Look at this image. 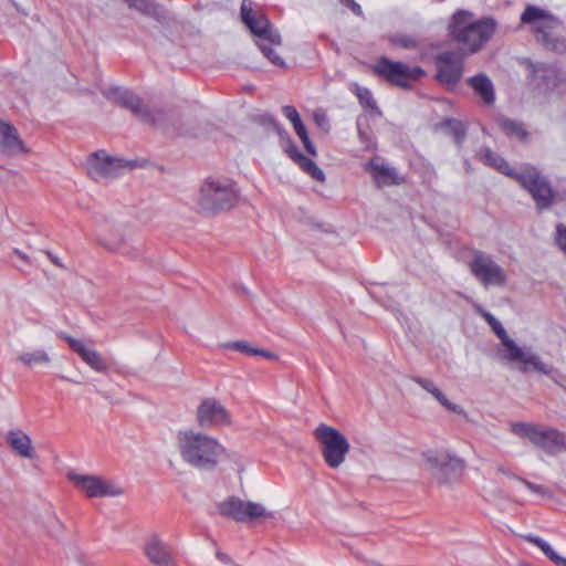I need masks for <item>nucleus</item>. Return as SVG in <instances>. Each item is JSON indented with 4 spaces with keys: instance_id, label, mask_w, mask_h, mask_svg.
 <instances>
[{
    "instance_id": "nucleus-5",
    "label": "nucleus",
    "mask_w": 566,
    "mask_h": 566,
    "mask_svg": "<svg viewBox=\"0 0 566 566\" xmlns=\"http://www.w3.org/2000/svg\"><path fill=\"white\" fill-rule=\"evenodd\" d=\"M479 313L490 325L495 335L500 338L504 347V358L511 363H520L522 366L520 370L527 371V366L541 374L548 375L552 373V367L547 366L541 360V357L530 349H524L518 346L512 338L509 337L502 324L489 312L479 308Z\"/></svg>"
},
{
    "instance_id": "nucleus-46",
    "label": "nucleus",
    "mask_w": 566,
    "mask_h": 566,
    "mask_svg": "<svg viewBox=\"0 0 566 566\" xmlns=\"http://www.w3.org/2000/svg\"><path fill=\"white\" fill-rule=\"evenodd\" d=\"M262 119L264 123L272 124L279 134L285 133L272 116H262Z\"/></svg>"
},
{
    "instance_id": "nucleus-44",
    "label": "nucleus",
    "mask_w": 566,
    "mask_h": 566,
    "mask_svg": "<svg viewBox=\"0 0 566 566\" xmlns=\"http://www.w3.org/2000/svg\"><path fill=\"white\" fill-rule=\"evenodd\" d=\"M496 472L497 473H501V474H504L506 475L507 478L510 479H513V480H517L520 481V476H517L516 474H514L511 470H509L507 468H505L504 465L502 464H499L496 465Z\"/></svg>"
},
{
    "instance_id": "nucleus-27",
    "label": "nucleus",
    "mask_w": 566,
    "mask_h": 566,
    "mask_svg": "<svg viewBox=\"0 0 566 566\" xmlns=\"http://www.w3.org/2000/svg\"><path fill=\"white\" fill-rule=\"evenodd\" d=\"M415 381L426 391L431 394L446 409L458 415L464 412L463 408L459 405L452 403L446 397V395L433 384V381L421 377L415 378Z\"/></svg>"
},
{
    "instance_id": "nucleus-33",
    "label": "nucleus",
    "mask_w": 566,
    "mask_h": 566,
    "mask_svg": "<svg viewBox=\"0 0 566 566\" xmlns=\"http://www.w3.org/2000/svg\"><path fill=\"white\" fill-rule=\"evenodd\" d=\"M527 542L537 546L553 563L558 566H566V558L559 556L553 547L538 536L527 535L524 537Z\"/></svg>"
},
{
    "instance_id": "nucleus-37",
    "label": "nucleus",
    "mask_w": 566,
    "mask_h": 566,
    "mask_svg": "<svg viewBox=\"0 0 566 566\" xmlns=\"http://www.w3.org/2000/svg\"><path fill=\"white\" fill-rule=\"evenodd\" d=\"M354 93L357 96L359 103L366 108L375 109L377 107L373 94L368 88L354 84Z\"/></svg>"
},
{
    "instance_id": "nucleus-49",
    "label": "nucleus",
    "mask_w": 566,
    "mask_h": 566,
    "mask_svg": "<svg viewBox=\"0 0 566 566\" xmlns=\"http://www.w3.org/2000/svg\"><path fill=\"white\" fill-rule=\"evenodd\" d=\"M217 557L220 560H222V562H227L228 560V556L226 554H223V553H220V552L217 553Z\"/></svg>"
},
{
    "instance_id": "nucleus-21",
    "label": "nucleus",
    "mask_w": 566,
    "mask_h": 566,
    "mask_svg": "<svg viewBox=\"0 0 566 566\" xmlns=\"http://www.w3.org/2000/svg\"><path fill=\"white\" fill-rule=\"evenodd\" d=\"M367 170L371 174L378 188L399 186L406 181L405 178L398 174L396 168L385 164H379L376 158L368 163Z\"/></svg>"
},
{
    "instance_id": "nucleus-41",
    "label": "nucleus",
    "mask_w": 566,
    "mask_h": 566,
    "mask_svg": "<svg viewBox=\"0 0 566 566\" xmlns=\"http://www.w3.org/2000/svg\"><path fill=\"white\" fill-rule=\"evenodd\" d=\"M282 113L292 124L301 118L297 109L292 105L283 106Z\"/></svg>"
},
{
    "instance_id": "nucleus-10",
    "label": "nucleus",
    "mask_w": 566,
    "mask_h": 566,
    "mask_svg": "<svg viewBox=\"0 0 566 566\" xmlns=\"http://www.w3.org/2000/svg\"><path fill=\"white\" fill-rule=\"evenodd\" d=\"M104 95L109 99H114V102L119 106L129 109L135 116L146 124L154 126L160 125L166 118V114L161 108L153 109L143 105L139 96L130 91L112 87L106 90Z\"/></svg>"
},
{
    "instance_id": "nucleus-28",
    "label": "nucleus",
    "mask_w": 566,
    "mask_h": 566,
    "mask_svg": "<svg viewBox=\"0 0 566 566\" xmlns=\"http://www.w3.org/2000/svg\"><path fill=\"white\" fill-rule=\"evenodd\" d=\"M497 125L506 136L515 137L517 140L522 143L527 142L530 133L527 132L525 125L522 122L511 119L507 117H500L497 119Z\"/></svg>"
},
{
    "instance_id": "nucleus-34",
    "label": "nucleus",
    "mask_w": 566,
    "mask_h": 566,
    "mask_svg": "<svg viewBox=\"0 0 566 566\" xmlns=\"http://www.w3.org/2000/svg\"><path fill=\"white\" fill-rule=\"evenodd\" d=\"M295 164H297L300 168L306 174H308L313 179L317 181L325 180V175L323 170L311 158L306 157L305 155L298 156V161H296Z\"/></svg>"
},
{
    "instance_id": "nucleus-32",
    "label": "nucleus",
    "mask_w": 566,
    "mask_h": 566,
    "mask_svg": "<svg viewBox=\"0 0 566 566\" xmlns=\"http://www.w3.org/2000/svg\"><path fill=\"white\" fill-rule=\"evenodd\" d=\"M222 346L226 348H230L233 350L244 353L247 355H251V356H262L268 359H276L277 358V356L274 353L265 350V349L253 348L247 342H243V340L229 342L227 344H223Z\"/></svg>"
},
{
    "instance_id": "nucleus-18",
    "label": "nucleus",
    "mask_w": 566,
    "mask_h": 566,
    "mask_svg": "<svg viewBox=\"0 0 566 566\" xmlns=\"http://www.w3.org/2000/svg\"><path fill=\"white\" fill-rule=\"evenodd\" d=\"M426 461L431 469L437 471V479L440 483H449L457 480L465 464L464 461L447 451L429 452Z\"/></svg>"
},
{
    "instance_id": "nucleus-23",
    "label": "nucleus",
    "mask_w": 566,
    "mask_h": 566,
    "mask_svg": "<svg viewBox=\"0 0 566 566\" xmlns=\"http://www.w3.org/2000/svg\"><path fill=\"white\" fill-rule=\"evenodd\" d=\"M476 156L485 166L492 167L499 172L514 180L520 172L515 168H513L504 157L493 151L489 147H482L478 151Z\"/></svg>"
},
{
    "instance_id": "nucleus-43",
    "label": "nucleus",
    "mask_w": 566,
    "mask_h": 566,
    "mask_svg": "<svg viewBox=\"0 0 566 566\" xmlns=\"http://www.w3.org/2000/svg\"><path fill=\"white\" fill-rule=\"evenodd\" d=\"M314 120L317 126L319 127H326L328 125V118L324 113L316 112L314 113Z\"/></svg>"
},
{
    "instance_id": "nucleus-13",
    "label": "nucleus",
    "mask_w": 566,
    "mask_h": 566,
    "mask_svg": "<svg viewBox=\"0 0 566 566\" xmlns=\"http://www.w3.org/2000/svg\"><path fill=\"white\" fill-rule=\"evenodd\" d=\"M70 481L88 497H116L124 494V489L112 480L98 475L69 473Z\"/></svg>"
},
{
    "instance_id": "nucleus-47",
    "label": "nucleus",
    "mask_w": 566,
    "mask_h": 566,
    "mask_svg": "<svg viewBox=\"0 0 566 566\" xmlns=\"http://www.w3.org/2000/svg\"><path fill=\"white\" fill-rule=\"evenodd\" d=\"M48 256L50 258V260H51L54 264H56V265H59V266H62V264L59 262V260H57L56 258H54L50 252H48Z\"/></svg>"
},
{
    "instance_id": "nucleus-22",
    "label": "nucleus",
    "mask_w": 566,
    "mask_h": 566,
    "mask_svg": "<svg viewBox=\"0 0 566 566\" xmlns=\"http://www.w3.org/2000/svg\"><path fill=\"white\" fill-rule=\"evenodd\" d=\"M0 148L9 156L28 153L17 128L8 122L0 120Z\"/></svg>"
},
{
    "instance_id": "nucleus-4",
    "label": "nucleus",
    "mask_w": 566,
    "mask_h": 566,
    "mask_svg": "<svg viewBox=\"0 0 566 566\" xmlns=\"http://www.w3.org/2000/svg\"><path fill=\"white\" fill-rule=\"evenodd\" d=\"M238 200L239 191L234 182L209 177L199 187L196 203L200 213L214 216L231 210Z\"/></svg>"
},
{
    "instance_id": "nucleus-40",
    "label": "nucleus",
    "mask_w": 566,
    "mask_h": 566,
    "mask_svg": "<svg viewBox=\"0 0 566 566\" xmlns=\"http://www.w3.org/2000/svg\"><path fill=\"white\" fill-rule=\"evenodd\" d=\"M284 149L294 163L298 161V156H303V154L297 149V147L292 143L290 138H287Z\"/></svg>"
},
{
    "instance_id": "nucleus-30",
    "label": "nucleus",
    "mask_w": 566,
    "mask_h": 566,
    "mask_svg": "<svg viewBox=\"0 0 566 566\" xmlns=\"http://www.w3.org/2000/svg\"><path fill=\"white\" fill-rule=\"evenodd\" d=\"M130 8L136 9L145 15L153 17L157 20L165 18L163 8L150 0H125Z\"/></svg>"
},
{
    "instance_id": "nucleus-48",
    "label": "nucleus",
    "mask_w": 566,
    "mask_h": 566,
    "mask_svg": "<svg viewBox=\"0 0 566 566\" xmlns=\"http://www.w3.org/2000/svg\"><path fill=\"white\" fill-rule=\"evenodd\" d=\"M14 253H15L19 258H21L22 260H24V261H27V260H28V256H27L24 253H22L21 251H19V250H17V249H15V250H14Z\"/></svg>"
},
{
    "instance_id": "nucleus-19",
    "label": "nucleus",
    "mask_w": 566,
    "mask_h": 566,
    "mask_svg": "<svg viewBox=\"0 0 566 566\" xmlns=\"http://www.w3.org/2000/svg\"><path fill=\"white\" fill-rule=\"evenodd\" d=\"M437 80L439 83L454 87L464 71L463 59L455 52H442L436 56Z\"/></svg>"
},
{
    "instance_id": "nucleus-25",
    "label": "nucleus",
    "mask_w": 566,
    "mask_h": 566,
    "mask_svg": "<svg viewBox=\"0 0 566 566\" xmlns=\"http://www.w3.org/2000/svg\"><path fill=\"white\" fill-rule=\"evenodd\" d=\"M469 86L480 96L483 104L491 106L495 102L494 86L484 73H479L468 78Z\"/></svg>"
},
{
    "instance_id": "nucleus-50",
    "label": "nucleus",
    "mask_w": 566,
    "mask_h": 566,
    "mask_svg": "<svg viewBox=\"0 0 566 566\" xmlns=\"http://www.w3.org/2000/svg\"><path fill=\"white\" fill-rule=\"evenodd\" d=\"M62 378H63L64 380L72 381V379H70L69 377L63 376Z\"/></svg>"
},
{
    "instance_id": "nucleus-9",
    "label": "nucleus",
    "mask_w": 566,
    "mask_h": 566,
    "mask_svg": "<svg viewBox=\"0 0 566 566\" xmlns=\"http://www.w3.org/2000/svg\"><path fill=\"white\" fill-rule=\"evenodd\" d=\"M313 434L321 446L325 463L332 469L339 468L350 449L347 438L338 429L325 423L318 424Z\"/></svg>"
},
{
    "instance_id": "nucleus-26",
    "label": "nucleus",
    "mask_w": 566,
    "mask_h": 566,
    "mask_svg": "<svg viewBox=\"0 0 566 566\" xmlns=\"http://www.w3.org/2000/svg\"><path fill=\"white\" fill-rule=\"evenodd\" d=\"M144 551L154 565L168 566L171 560L167 546L157 536L148 539Z\"/></svg>"
},
{
    "instance_id": "nucleus-38",
    "label": "nucleus",
    "mask_w": 566,
    "mask_h": 566,
    "mask_svg": "<svg viewBox=\"0 0 566 566\" xmlns=\"http://www.w3.org/2000/svg\"><path fill=\"white\" fill-rule=\"evenodd\" d=\"M555 243L566 255V226L564 223H558L556 226Z\"/></svg>"
},
{
    "instance_id": "nucleus-39",
    "label": "nucleus",
    "mask_w": 566,
    "mask_h": 566,
    "mask_svg": "<svg viewBox=\"0 0 566 566\" xmlns=\"http://www.w3.org/2000/svg\"><path fill=\"white\" fill-rule=\"evenodd\" d=\"M520 482L534 493H537L542 496H547V497L552 496V492L549 491V489H547L544 485L532 483L526 479H520Z\"/></svg>"
},
{
    "instance_id": "nucleus-6",
    "label": "nucleus",
    "mask_w": 566,
    "mask_h": 566,
    "mask_svg": "<svg viewBox=\"0 0 566 566\" xmlns=\"http://www.w3.org/2000/svg\"><path fill=\"white\" fill-rule=\"evenodd\" d=\"M521 22L533 25L536 40L547 50L558 53L566 51V40L557 34L560 21L547 11L528 4L521 15Z\"/></svg>"
},
{
    "instance_id": "nucleus-24",
    "label": "nucleus",
    "mask_w": 566,
    "mask_h": 566,
    "mask_svg": "<svg viewBox=\"0 0 566 566\" xmlns=\"http://www.w3.org/2000/svg\"><path fill=\"white\" fill-rule=\"evenodd\" d=\"M7 442L11 449L21 458L34 459L36 453L32 446L31 438L22 430L8 432Z\"/></svg>"
},
{
    "instance_id": "nucleus-11",
    "label": "nucleus",
    "mask_w": 566,
    "mask_h": 566,
    "mask_svg": "<svg viewBox=\"0 0 566 566\" xmlns=\"http://www.w3.org/2000/svg\"><path fill=\"white\" fill-rule=\"evenodd\" d=\"M374 72L390 84L402 88H409L411 82L424 75V71L420 66H409L408 64L395 62L387 57L379 59L374 65Z\"/></svg>"
},
{
    "instance_id": "nucleus-35",
    "label": "nucleus",
    "mask_w": 566,
    "mask_h": 566,
    "mask_svg": "<svg viewBox=\"0 0 566 566\" xmlns=\"http://www.w3.org/2000/svg\"><path fill=\"white\" fill-rule=\"evenodd\" d=\"M18 360L29 367L50 363V357L44 350L24 353L18 357Z\"/></svg>"
},
{
    "instance_id": "nucleus-42",
    "label": "nucleus",
    "mask_w": 566,
    "mask_h": 566,
    "mask_svg": "<svg viewBox=\"0 0 566 566\" xmlns=\"http://www.w3.org/2000/svg\"><path fill=\"white\" fill-rule=\"evenodd\" d=\"M394 43L403 49H411L416 46V41L410 36H397L394 39Z\"/></svg>"
},
{
    "instance_id": "nucleus-7",
    "label": "nucleus",
    "mask_w": 566,
    "mask_h": 566,
    "mask_svg": "<svg viewBox=\"0 0 566 566\" xmlns=\"http://www.w3.org/2000/svg\"><path fill=\"white\" fill-rule=\"evenodd\" d=\"M515 181L528 192L537 211L549 209L564 200L552 186L547 177L532 165H525L515 178Z\"/></svg>"
},
{
    "instance_id": "nucleus-36",
    "label": "nucleus",
    "mask_w": 566,
    "mask_h": 566,
    "mask_svg": "<svg viewBox=\"0 0 566 566\" xmlns=\"http://www.w3.org/2000/svg\"><path fill=\"white\" fill-rule=\"evenodd\" d=\"M296 135L301 138L306 151L313 156H316V149L313 143L311 142L306 127L300 118L297 122L292 124Z\"/></svg>"
},
{
    "instance_id": "nucleus-2",
    "label": "nucleus",
    "mask_w": 566,
    "mask_h": 566,
    "mask_svg": "<svg viewBox=\"0 0 566 566\" xmlns=\"http://www.w3.org/2000/svg\"><path fill=\"white\" fill-rule=\"evenodd\" d=\"M495 31L492 19L473 20L472 13L458 11L452 17L450 34L452 39L468 53H475L491 39Z\"/></svg>"
},
{
    "instance_id": "nucleus-20",
    "label": "nucleus",
    "mask_w": 566,
    "mask_h": 566,
    "mask_svg": "<svg viewBox=\"0 0 566 566\" xmlns=\"http://www.w3.org/2000/svg\"><path fill=\"white\" fill-rule=\"evenodd\" d=\"M62 337L67 342L71 349L93 370L103 374L108 371V365L99 352L88 347L83 340L76 339L70 335H63Z\"/></svg>"
},
{
    "instance_id": "nucleus-29",
    "label": "nucleus",
    "mask_w": 566,
    "mask_h": 566,
    "mask_svg": "<svg viewBox=\"0 0 566 566\" xmlns=\"http://www.w3.org/2000/svg\"><path fill=\"white\" fill-rule=\"evenodd\" d=\"M439 127L453 138L458 147L462 146L467 137V126L461 120L447 118L439 124Z\"/></svg>"
},
{
    "instance_id": "nucleus-45",
    "label": "nucleus",
    "mask_w": 566,
    "mask_h": 566,
    "mask_svg": "<svg viewBox=\"0 0 566 566\" xmlns=\"http://www.w3.org/2000/svg\"><path fill=\"white\" fill-rule=\"evenodd\" d=\"M344 3L357 15H363L360 6L355 0H345Z\"/></svg>"
},
{
    "instance_id": "nucleus-17",
    "label": "nucleus",
    "mask_w": 566,
    "mask_h": 566,
    "mask_svg": "<svg viewBox=\"0 0 566 566\" xmlns=\"http://www.w3.org/2000/svg\"><path fill=\"white\" fill-rule=\"evenodd\" d=\"M531 82L536 91L549 97L560 85L566 83V73L553 64H531Z\"/></svg>"
},
{
    "instance_id": "nucleus-12",
    "label": "nucleus",
    "mask_w": 566,
    "mask_h": 566,
    "mask_svg": "<svg viewBox=\"0 0 566 566\" xmlns=\"http://www.w3.org/2000/svg\"><path fill=\"white\" fill-rule=\"evenodd\" d=\"M221 515L230 517L237 522H251L258 518H273L272 512H269L262 504L243 501L232 496L218 504Z\"/></svg>"
},
{
    "instance_id": "nucleus-15",
    "label": "nucleus",
    "mask_w": 566,
    "mask_h": 566,
    "mask_svg": "<svg viewBox=\"0 0 566 566\" xmlns=\"http://www.w3.org/2000/svg\"><path fill=\"white\" fill-rule=\"evenodd\" d=\"M196 421L202 429L229 427L232 423L229 410L216 398H205L197 407Z\"/></svg>"
},
{
    "instance_id": "nucleus-16",
    "label": "nucleus",
    "mask_w": 566,
    "mask_h": 566,
    "mask_svg": "<svg viewBox=\"0 0 566 566\" xmlns=\"http://www.w3.org/2000/svg\"><path fill=\"white\" fill-rule=\"evenodd\" d=\"M469 268L483 286H503L506 283L505 271L490 255L481 251L475 252Z\"/></svg>"
},
{
    "instance_id": "nucleus-31",
    "label": "nucleus",
    "mask_w": 566,
    "mask_h": 566,
    "mask_svg": "<svg viewBox=\"0 0 566 566\" xmlns=\"http://www.w3.org/2000/svg\"><path fill=\"white\" fill-rule=\"evenodd\" d=\"M99 243L107 249L108 251L126 254V255H133L135 256L137 254V251H135L129 244L127 238L124 235L119 237L118 239L115 238H105L99 239Z\"/></svg>"
},
{
    "instance_id": "nucleus-14",
    "label": "nucleus",
    "mask_w": 566,
    "mask_h": 566,
    "mask_svg": "<svg viewBox=\"0 0 566 566\" xmlns=\"http://www.w3.org/2000/svg\"><path fill=\"white\" fill-rule=\"evenodd\" d=\"M126 168L130 169L133 165L129 161L111 157L103 150L93 153L87 159L88 175L96 181L114 179Z\"/></svg>"
},
{
    "instance_id": "nucleus-8",
    "label": "nucleus",
    "mask_w": 566,
    "mask_h": 566,
    "mask_svg": "<svg viewBox=\"0 0 566 566\" xmlns=\"http://www.w3.org/2000/svg\"><path fill=\"white\" fill-rule=\"evenodd\" d=\"M511 431L527 439L547 454L555 455L566 451V434L557 429L530 422H516L511 426Z\"/></svg>"
},
{
    "instance_id": "nucleus-1",
    "label": "nucleus",
    "mask_w": 566,
    "mask_h": 566,
    "mask_svg": "<svg viewBox=\"0 0 566 566\" xmlns=\"http://www.w3.org/2000/svg\"><path fill=\"white\" fill-rule=\"evenodd\" d=\"M177 448L186 464L201 471L214 470L226 452L217 438L193 429L178 431Z\"/></svg>"
},
{
    "instance_id": "nucleus-3",
    "label": "nucleus",
    "mask_w": 566,
    "mask_h": 566,
    "mask_svg": "<svg viewBox=\"0 0 566 566\" xmlns=\"http://www.w3.org/2000/svg\"><path fill=\"white\" fill-rule=\"evenodd\" d=\"M240 15L242 22L258 38V46L264 56L274 65L284 66V60L273 49V46L281 44V36L276 31L272 30L264 12L255 9L252 0H242Z\"/></svg>"
}]
</instances>
